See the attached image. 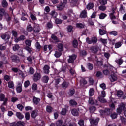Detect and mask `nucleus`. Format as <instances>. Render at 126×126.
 Segmentation results:
<instances>
[{
	"mask_svg": "<svg viewBox=\"0 0 126 126\" xmlns=\"http://www.w3.org/2000/svg\"><path fill=\"white\" fill-rule=\"evenodd\" d=\"M121 46H122V42H118L115 44V48H116V49H118V48H120V47H121Z\"/></svg>",
	"mask_w": 126,
	"mask_h": 126,
	"instance_id": "50",
	"label": "nucleus"
},
{
	"mask_svg": "<svg viewBox=\"0 0 126 126\" xmlns=\"http://www.w3.org/2000/svg\"><path fill=\"white\" fill-rule=\"evenodd\" d=\"M109 79L111 82H115V81H117L119 79V76H118L116 72H112L109 76Z\"/></svg>",
	"mask_w": 126,
	"mask_h": 126,
	"instance_id": "1",
	"label": "nucleus"
},
{
	"mask_svg": "<svg viewBox=\"0 0 126 126\" xmlns=\"http://www.w3.org/2000/svg\"><path fill=\"white\" fill-rule=\"evenodd\" d=\"M80 17L81 18H86V17H87V12L86 10H84L81 12Z\"/></svg>",
	"mask_w": 126,
	"mask_h": 126,
	"instance_id": "15",
	"label": "nucleus"
},
{
	"mask_svg": "<svg viewBox=\"0 0 126 126\" xmlns=\"http://www.w3.org/2000/svg\"><path fill=\"white\" fill-rule=\"evenodd\" d=\"M70 3L72 7H74V6H77L79 3H78V0H70Z\"/></svg>",
	"mask_w": 126,
	"mask_h": 126,
	"instance_id": "6",
	"label": "nucleus"
},
{
	"mask_svg": "<svg viewBox=\"0 0 126 126\" xmlns=\"http://www.w3.org/2000/svg\"><path fill=\"white\" fill-rule=\"evenodd\" d=\"M25 123L23 122L19 121L17 123V126H24Z\"/></svg>",
	"mask_w": 126,
	"mask_h": 126,
	"instance_id": "61",
	"label": "nucleus"
},
{
	"mask_svg": "<svg viewBox=\"0 0 126 126\" xmlns=\"http://www.w3.org/2000/svg\"><path fill=\"white\" fill-rule=\"evenodd\" d=\"M76 27L78 28H84V24H82V23H77L76 24Z\"/></svg>",
	"mask_w": 126,
	"mask_h": 126,
	"instance_id": "44",
	"label": "nucleus"
},
{
	"mask_svg": "<svg viewBox=\"0 0 126 126\" xmlns=\"http://www.w3.org/2000/svg\"><path fill=\"white\" fill-rule=\"evenodd\" d=\"M117 95L119 97L122 99L123 100H124V99H126V95L124 94V92L123 91L119 90L117 91Z\"/></svg>",
	"mask_w": 126,
	"mask_h": 126,
	"instance_id": "2",
	"label": "nucleus"
},
{
	"mask_svg": "<svg viewBox=\"0 0 126 126\" xmlns=\"http://www.w3.org/2000/svg\"><path fill=\"white\" fill-rule=\"evenodd\" d=\"M61 115H63V116H64L66 114V109L63 108L62 109V111L61 112Z\"/></svg>",
	"mask_w": 126,
	"mask_h": 126,
	"instance_id": "59",
	"label": "nucleus"
},
{
	"mask_svg": "<svg viewBox=\"0 0 126 126\" xmlns=\"http://www.w3.org/2000/svg\"><path fill=\"white\" fill-rule=\"evenodd\" d=\"M75 93V90L74 89H71L69 90V92L68 93L69 96L70 97L73 96V94Z\"/></svg>",
	"mask_w": 126,
	"mask_h": 126,
	"instance_id": "33",
	"label": "nucleus"
},
{
	"mask_svg": "<svg viewBox=\"0 0 126 126\" xmlns=\"http://www.w3.org/2000/svg\"><path fill=\"white\" fill-rule=\"evenodd\" d=\"M0 14L1 15H5L6 14H7V13H6V12H5V10H4V9L3 8H1L0 9Z\"/></svg>",
	"mask_w": 126,
	"mask_h": 126,
	"instance_id": "37",
	"label": "nucleus"
},
{
	"mask_svg": "<svg viewBox=\"0 0 126 126\" xmlns=\"http://www.w3.org/2000/svg\"><path fill=\"white\" fill-rule=\"evenodd\" d=\"M110 109L105 108L104 110H100L99 112L101 115H110Z\"/></svg>",
	"mask_w": 126,
	"mask_h": 126,
	"instance_id": "7",
	"label": "nucleus"
},
{
	"mask_svg": "<svg viewBox=\"0 0 126 126\" xmlns=\"http://www.w3.org/2000/svg\"><path fill=\"white\" fill-rule=\"evenodd\" d=\"M69 58L68 59V62L69 63H74V60L76 59V55L75 54H73L69 56Z\"/></svg>",
	"mask_w": 126,
	"mask_h": 126,
	"instance_id": "3",
	"label": "nucleus"
},
{
	"mask_svg": "<svg viewBox=\"0 0 126 126\" xmlns=\"http://www.w3.org/2000/svg\"><path fill=\"white\" fill-rule=\"evenodd\" d=\"M5 17L7 22H10V21H11V17L9 16V15H8V14H6Z\"/></svg>",
	"mask_w": 126,
	"mask_h": 126,
	"instance_id": "35",
	"label": "nucleus"
},
{
	"mask_svg": "<svg viewBox=\"0 0 126 126\" xmlns=\"http://www.w3.org/2000/svg\"><path fill=\"white\" fill-rule=\"evenodd\" d=\"M99 118H97L96 120H94V119L91 118L90 119V122L91 125L97 126V125H98V123H99Z\"/></svg>",
	"mask_w": 126,
	"mask_h": 126,
	"instance_id": "8",
	"label": "nucleus"
},
{
	"mask_svg": "<svg viewBox=\"0 0 126 126\" xmlns=\"http://www.w3.org/2000/svg\"><path fill=\"white\" fill-rule=\"evenodd\" d=\"M11 58L13 62H16V63H19L20 62V60L16 55H12Z\"/></svg>",
	"mask_w": 126,
	"mask_h": 126,
	"instance_id": "13",
	"label": "nucleus"
},
{
	"mask_svg": "<svg viewBox=\"0 0 126 126\" xmlns=\"http://www.w3.org/2000/svg\"><path fill=\"white\" fill-rule=\"evenodd\" d=\"M87 67L88 69H89L90 70H92V69H93V64L90 63H87Z\"/></svg>",
	"mask_w": 126,
	"mask_h": 126,
	"instance_id": "45",
	"label": "nucleus"
},
{
	"mask_svg": "<svg viewBox=\"0 0 126 126\" xmlns=\"http://www.w3.org/2000/svg\"><path fill=\"white\" fill-rule=\"evenodd\" d=\"M33 30L36 33H39V32H40V30H41V29H40V26L38 24H34Z\"/></svg>",
	"mask_w": 126,
	"mask_h": 126,
	"instance_id": "11",
	"label": "nucleus"
},
{
	"mask_svg": "<svg viewBox=\"0 0 126 126\" xmlns=\"http://www.w3.org/2000/svg\"><path fill=\"white\" fill-rule=\"evenodd\" d=\"M40 101H41V99L39 98L33 96V102L34 104H35V105H38V104H39Z\"/></svg>",
	"mask_w": 126,
	"mask_h": 126,
	"instance_id": "14",
	"label": "nucleus"
},
{
	"mask_svg": "<svg viewBox=\"0 0 126 126\" xmlns=\"http://www.w3.org/2000/svg\"><path fill=\"white\" fill-rule=\"evenodd\" d=\"M110 35H113V36H117L118 35V32L113 31L109 32Z\"/></svg>",
	"mask_w": 126,
	"mask_h": 126,
	"instance_id": "46",
	"label": "nucleus"
},
{
	"mask_svg": "<svg viewBox=\"0 0 126 126\" xmlns=\"http://www.w3.org/2000/svg\"><path fill=\"white\" fill-rule=\"evenodd\" d=\"M12 34L13 36L15 37V38H16V37H17V32H16V31H12Z\"/></svg>",
	"mask_w": 126,
	"mask_h": 126,
	"instance_id": "63",
	"label": "nucleus"
},
{
	"mask_svg": "<svg viewBox=\"0 0 126 126\" xmlns=\"http://www.w3.org/2000/svg\"><path fill=\"white\" fill-rule=\"evenodd\" d=\"M99 3L101 5L107 4V0H99Z\"/></svg>",
	"mask_w": 126,
	"mask_h": 126,
	"instance_id": "48",
	"label": "nucleus"
},
{
	"mask_svg": "<svg viewBox=\"0 0 126 126\" xmlns=\"http://www.w3.org/2000/svg\"><path fill=\"white\" fill-rule=\"evenodd\" d=\"M106 17H107V15L104 13H102L99 15L100 19H104Z\"/></svg>",
	"mask_w": 126,
	"mask_h": 126,
	"instance_id": "39",
	"label": "nucleus"
},
{
	"mask_svg": "<svg viewBox=\"0 0 126 126\" xmlns=\"http://www.w3.org/2000/svg\"><path fill=\"white\" fill-rule=\"evenodd\" d=\"M17 108L20 110V111H22V110H23L24 107H23V105L22 104H19L17 105Z\"/></svg>",
	"mask_w": 126,
	"mask_h": 126,
	"instance_id": "60",
	"label": "nucleus"
},
{
	"mask_svg": "<svg viewBox=\"0 0 126 126\" xmlns=\"http://www.w3.org/2000/svg\"><path fill=\"white\" fill-rule=\"evenodd\" d=\"M1 37L2 39L3 40H5L6 42H8L9 39H10V36L9 35V34H2L1 36Z\"/></svg>",
	"mask_w": 126,
	"mask_h": 126,
	"instance_id": "10",
	"label": "nucleus"
},
{
	"mask_svg": "<svg viewBox=\"0 0 126 126\" xmlns=\"http://www.w3.org/2000/svg\"><path fill=\"white\" fill-rule=\"evenodd\" d=\"M41 79V74L39 73H36L34 74L33 76V80L35 82H37L38 80Z\"/></svg>",
	"mask_w": 126,
	"mask_h": 126,
	"instance_id": "5",
	"label": "nucleus"
},
{
	"mask_svg": "<svg viewBox=\"0 0 126 126\" xmlns=\"http://www.w3.org/2000/svg\"><path fill=\"white\" fill-rule=\"evenodd\" d=\"M41 79L44 83H48V81H49V79H50V78L48 76H44Z\"/></svg>",
	"mask_w": 126,
	"mask_h": 126,
	"instance_id": "20",
	"label": "nucleus"
},
{
	"mask_svg": "<svg viewBox=\"0 0 126 126\" xmlns=\"http://www.w3.org/2000/svg\"><path fill=\"white\" fill-rule=\"evenodd\" d=\"M16 116L20 120H22V119H23V118H24V116H23V115H22V114H21V113H20V112H17Z\"/></svg>",
	"mask_w": 126,
	"mask_h": 126,
	"instance_id": "29",
	"label": "nucleus"
},
{
	"mask_svg": "<svg viewBox=\"0 0 126 126\" xmlns=\"http://www.w3.org/2000/svg\"><path fill=\"white\" fill-rule=\"evenodd\" d=\"M99 100L101 103H106V99L104 98V97L102 96H100L98 97Z\"/></svg>",
	"mask_w": 126,
	"mask_h": 126,
	"instance_id": "51",
	"label": "nucleus"
},
{
	"mask_svg": "<svg viewBox=\"0 0 126 126\" xmlns=\"http://www.w3.org/2000/svg\"><path fill=\"white\" fill-rule=\"evenodd\" d=\"M1 4L2 7H4V8H6V7L8 6V3H7V1H6L5 0H4L2 1Z\"/></svg>",
	"mask_w": 126,
	"mask_h": 126,
	"instance_id": "23",
	"label": "nucleus"
},
{
	"mask_svg": "<svg viewBox=\"0 0 126 126\" xmlns=\"http://www.w3.org/2000/svg\"><path fill=\"white\" fill-rule=\"evenodd\" d=\"M38 112L37 110H33L31 113V117L33 119H35V118L38 116Z\"/></svg>",
	"mask_w": 126,
	"mask_h": 126,
	"instance_id": "17",
	"label": "nucleus"
},
{
	"mask_svg": "<svg viewBox=\"0 0 126 126\" xmlns=\"http://www.w3.org/2000/svg\"><path fill=\"white\" fill-rule=\"evenodd\" d=\"M91 50L93 53L96 54V53L99 51V47H98V46H92L91 47Z\"/></svg>",
	"mask_w": 126,
	"mask_h": 126,
	"instance_id": "16",
	"label": "nucleus"
},
{
	"mask_svg": "<svg viewBox=\"0 0 126 126\" xmlns=\"http://www.w3.org/2000/svg\"><path fill=\"white\" fill-rule=\"evenodd\" d=\"M72 29H73V27L72 26H68L67 27V30L68 32L71 33L72 32Z\"/></svg>",
	"mask_w": 126,
	"mask_h": 126,
	"instance_id": "64",
	"label": "nucleus"
},
{
	"mask_svg": "<svg viewBox=\"0 0 126 126\" xmlns=\"http://www.w3.org/2000/svg\"><path fill=\"white\" fill-rule=\"evenodd\" d=\"M80 55L82 57H85V56L87 55V52H86L85 50H81L80 52Z\"/></svg>",
	"mask_w": 126,
	"mask_h": 126,
	"instance_id": "38",
	"label": "nucleus"
},
{
	"mask_svg": "<svg viewBox=\"0 0 126 126\" xmlns=\"http://www.w3.org/2000/svg\"><path fill=\"white\" fill-rule=\"evenodd\" d=\"M0 100L4 102L3 105H6V103L7 102V98H5V95H4V94H0Z\"/></svg>",
	"mask_w": 126,
	"mask_h": 126,
	"instance_id": "4",
	"label": "nucleus"
},
{
	"mask_svg": "<svg viewBox=\"0 0 126 126\" xmlns=\"http://www.w3.org/2000/svg\"><path fill=\"white\" fill-rule=\"evenodd\" d=\"M51 38L52 39H53V40H54V41L56 42H59V39L58 38V37H57V36H56V35H52L51 36Z\"/></svg>",
	"mask_w": 126,
	"mask_h": 126,
	"instance_id": "62",
	"label": "nucleus"
},
{
	"mask_svg": "<svg viewBox=\"0 0 126 126\" xmlns=\"http://www.w3.org/2000/svg\"><path fill=\"white\" fill-rule=\"evenodd\" d=\"M19 86L17 87L16 90L18 93H20L22 92V84L19 83Z\"/></svg>",
	"mask_w": 126,
	"mask_h": 126,
	"instance_id": "19",
	"label": "nucleus"
},
{
	"mask_svg": "<svg viewBox=\"0 0 126 126\" xmlns=\"http://www.w3.org/2000/svg\"><path fill=\"white\" fill-rule=\"evenodd\" d=\"M99 33L101 36H103V35H105V34H106V31L100 29L99 30Z\"/></svg>",
	"mask_w": 126,
	"mask_h": 126,
	"instance_id": "36",
	"label": "nucleus"
},
{
	"mask_svg": "<svg viewBox=\"0 0 126 126\" xmlns=\"http://www.w3.org/2000/svg\"><path fill=\"white\" fill-rule=\"evenodd\" d=\"M19 45L15 44L13 46V51H17L19 49Z\"/></svg>",
	"mask_w": 126,
	"mask_h": 126,
	"instance_id": "43",
	"label": "nucleus"
},
{
	"mask_svg": "<svg viewBox=\"0 0 126 126\" xmlns=\"http://www.w3.org/2000/svg\"><path fill=\"white\" fill-rule=\"evenodd\" d=\"M25 49L29 53H32V49L29 47V46H26Z\"/></svg>",
	"mask_w": 126,
	"mask_h": 126,
	"instance_id": "55",
	"label": "nucleus"
},
{
	"mask_svg": "<svg viewBox=\"0 0 126 126\" xmlns=\"http://www.w3.org/2000/svg\"><path fill=\"white\" fill-rule=\"evenodd\" d=\"M8 86L9 88H11L12 89H13V88H14V84L13 83V82L12 81H9L8 83Z\"/></svg>",
	"mask_w": 126,
	"mask_h": 126,
	"instance_id": "25",
	"label": "nucleus"
},
{
	"mask_svg": "<svg viewBox=\"0 0 126 126\" xmlns=\"http://www.w3.org/2000/svg\"><path fill=\"white\" fill-rule=\"evenodd\" d=\"M116 63L119 64V65H121L124 63V60L122 58L118 59L115 61Z\"/></svg>",
	"mask_w": 126,
	"mask_h": 126,
	"instance_id": "27",
	"label": "nucleus"
},
{
	"mask_svg": "<svg viewBox=\"0 0 126 126\" xmlns=\"http://www.w3.org/2000/svg\"><path fill=\"white\" fill-rule=\"evenodd\" d=\"M120 120L124 125H126V119L123 116H120Z\"/></svg>",
	"mask_w": 126,
	"mask_h": 126,
	"instance_id": "40",
	"label": "nucleus"
},
{
	"mask_svg": "<svg viewBox=\"0 0 126 126\" xmlns=\"http://www.w3.org/2000/svg\"><path fill=\"white\" fill-rule=\"evenodd\" d=\"M57 49L59 52H63V45L62 43H59L57 46Z\"/></svg>",
	"mask_w": 126,
	"mask_h": 126,
	"instance_id": "18",
	"label": "nucleus"
},
{
	"mask_svg": "<svg viewBox=\"0 0 126 126\" xmlns=\"http://www.w3.org/2000/svg\"><path fill=\"white\" fill-rule=\"evenodd\" d=\"M95 93V90L93 88H91L89 91V96H93L94 95V93Z\"/></svg>",
	"mask_w": 126,
	"mask_h": 126,
	"instance_id": "28",
	"label": "nucleus"
},
{
	"mask_svg": "<svg viewBox=\"0 0 126 126\" xmlns=\"http://www.w3.org/2000/svg\"><path fill=\"white\" fill-rule=\"evenodd\" d=\"M93 7H94V4L92 3H90L87 5V9H88V10L92 9Z\"/></svg>",
	"mask_w": 126,
	"mask_h": 126,
	"instance_id": "31",
	"label": "nucleus"
},
{
	"mask_svg": "<svg viewBox=\"0 0 126 126\" xmlns=\"http://www.w3.org/2000/svg\"><path fill=\"white\" fill-rule=\"evenodd\" d=\"M91 39L92 43H94V44H96L98 42V39L96 37H93Z\"/></svg>",
	"mask_w": 126,
	"mask_h": 126,
	"instance_id": "41",
	"label": "nucleus"
},
{
	"mask_svg": "<svg viewBox=\"0 0 126 126\" xmlns=\"http://www.w3.org/2000/svg\"><path fill=\"white\" fill-rule=\"evenodd\" d=\"M62 81H63V78H58L55 80V85H58V84H60V82H62Z\"/></svg>",
	"mask_w": 126,
	"mask_h": 126,
	"instance_id": "30",
	"label": "nucleus"
},
{
	"mask_svg": "<svg viewBox=\"0 0 126 126\" xmlns=\"http://www.w3.org/2000/svg\"><path fill=\"white\" fill-rule=\"evenodd\" d=\"M71 114L73 116H77L79 115L78 111L77 109H73L71 110Z\"/></svg>",
	"mask_w": 126,
	"mask_h": 126,
	"instance_id": "21",
	"label": "nucleus"
},
{
	"mask_svg": "<svg viewBox=\"0 0 126 126\" xmlns=\"http://www.w3.org/2000/svg\"><path fill=\"white\" fill-rule=\"evenodd\" d=\"M62 55V52L61 51H55V53L54 54L55 57L56 58H60V56Z\"/></svg>",
	"mask_w": 126,
	"mask_h": 126,
	"instance_id": "32",
	"label": "nucleus"
},
{
	"mask_svg": "<svg viewBox=\"0 0 126 126\" xmlns=\"http://www.w3.org/2000/svg\"><path fill=\"white\" fill-rule=\"evenodd\" d=\"M115 13L114 9H112V13H110L109 14V16L111 20L116 19V16L114 15Z\"/></svg>",
	"mask_w": 126,
	"mask_h": 126,
	"instance_id": "22",
	"label": "nucleus"
},
{
	"mask_svg": "<svg viewBox=\"0 0 126 126\" xmlns=\"http://www.w3.org/2000/svg\"><path fill=\"white\" fill-rule=\"evenodd\" d=\"M68 85H69V83L64 81L63 83L62 84L61 86H62V88L65 89V88H67V87H68Z\"/></svg>",
	"mask_w": 126,
	"mask_h": 126,
	"instance_id": "24",
	"label": "nucleus"
},
{
	"mask_svg": "<svg viewBox=\"0 0 126 126\" xmlns=\"http://www.w3.org/2000/svg\"><path fill=\"white\" fill-rule=\"evenodd\" d=\"M69 103L71 106H76V105H77V102H76L74 100H71Z\"/></svg>",
	"mask_w": 126,
	"mask_h": 126,
	"instance_id": "42",
	"label": "nucleus"
},
{
	"mask_svg": "<svg viewBox=\"0 0 126 126\" xmlns=\"http://www.w3.org/2000/svg\"><path fill=\"white\" fill-rule=\"evenodd\" d=\"M105 5H102L98 7V9H99V10H101V11H105V10H106V9H107V7H106V6H104Z\"/></svg>",
	"mask_w": 126,
	"mask_h": 126,
	"instance_id": "34",
	"label": "nucleus"
},
{
	"mask_svg": "<svg viewBox=\"0 0 126 126\" xmlns=\"http://www.w3.org/2000/svg\"><path fill=\"white\" fill-rule=\"evenodd\" d=\"M110 117L112 118V119H117L118 114L116 112H114L110 115Z\"/></svg>",
	"mask_w": 126,
	"mask_h": 126,
	"instance_id": "49",
	"label": "nucleus"
},
{
	"mask_svg": "<svg viewBox=\"0 0 126 126\" xmlns=\"http://www.w3.org/2000/svg\"><path fill=\"white\" fill-rule=\"evenodd\" d=\"M33 27H32V26L30 24L27 26V31H28V32H32V31H33Z\"/></svg>",
	"mask_w": 126,
	"mask_h": 126,
	"instance_id": "26",
	"label": "nucleus"
},
{
	"mask_svg": "<svg viewBox=\"0 0 126 126\" xmlns=\"http://www.w3.org/2000/svg\"><path fill=\"white\" fill-rule=\"evenodd\" d=\"M30 85V82H29V81L28 80L26 81L24 83V87H25L26 88L27 87H28V86Z\"/></svg>",
	"mask_w": 126,
	"mask_h": 126,
	"instance_id": "57",
	"label": "nucleus"
},
{
	"mask_svg": "<svg viewBox=\"0 0 126 126\" xmlns=\"http://www.w3.org/2000/svg\"><path fill=\"white\" fill-rule=\"evenodd\" d=\"M89 110L91 113H94L96 111V107L95 106H91L89 108Z\"/></svg>",
	"mask_w": 126,
	"mask_h": 126,
	"instance_id": "47",
	"label": "nucleus"
},
{
	"mask_svg": "<svg viewBox=\"0 0 126 126\" xmlns=\"http://www.w3.org/2000/svg\"><path fill=\"white\" fill-rule=\"evenodd\" d=\"M100 41L103 45H107V39H103V38H100Z\"/></svg>",
	"mask_w": 126,
	"mask_h": 126,
	"instance_id": "56",
	"label": "nucleus"
},
{
	"mask_svg": "<svg viewBox=\"0 0 126 126\" xmlns=\"http://www.w3.org/2000/svg\"><path fill=\"white\" fill-rule=\"evenodd\" d=\"M65 7V5L63 3H60L59 4L57 5V8L58 10H63Z\"/></svg>",
	"mask_w": 126,
	"mask_h": 126,
	"instance_id": "12",
	"label": "nucleus"
},
{
	"mask_svg": "<svg viewBox=\"0 0 126 126\" xmlns=\"http://www.w3.org/2000/svg\"><path fill=\"white\" fill-rule=\"evenodd\" d=\"M78 124L80 126H84V121L82 119H81L79 121Z\"/></svg>",
	"mask_w": 126,
	"mask_h": 126,
	"instance_id": "54",
	"label": "nucleus"
},
{
	"mask_svg": "<svg viewBox=\"0 0 126 126\" xmlns=\"http://www.w3.org/2000/svg\"><path fill=\"white\" fill-rule=\"evenodd\" d=\"M73 46L74 48H76L78 46V42L76 40L73 41Z\"/></svg>",
	"mask_w": 126,
	"mask_h": 126,
	"instance_id": "53",
	"label": "nucleus"
},
{
	"mask_svg": "<svg viewBox=\"0 0 126 126\" xmlns=\"http://www.w3.org/2000/svg\"><path fill=\"white\" fill-rule=\"evenodd\" d=\"M63 125V120H60L56 122V126H61Z\"/></svg>",
	"mask_w": 126,
	"mask_h": 126,
	"instance_id": "52",
	"label": "nucleus"
},
{
	"mask_svg": "<svg viewBox=\"0 0 126 126\" xmlns=\"http://www.w3.org/2000/svg\"><path fill=\"white\" fill-rule=\"evenodd\" d=\"M43 72L45 74H49L50 73V67L48 65H46L43 67Z\"/></svg>",
	"mask_w": 126,
	"mask_h": 126,
	"instance_id": "9",
	"label": "nucleus"
},
{
	"mask_svg": "<svg viewBox=\"0 0 126 126\" xmlns=\"http://www.w3.org/2000/svg\"><path fill=\"white\" fill-rule=\"evenodd\" d=\"M25 44L27 46H30L31 45V44H32V42L30 40H26L25 41Z\"/></svg>",
	"mask_w": 126,
	"mask_h": 126,
	"instance_id": "58",
	"label": "nucleus"
}]
</instances>
